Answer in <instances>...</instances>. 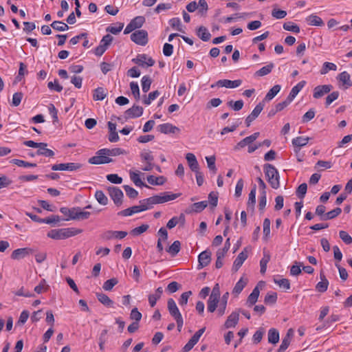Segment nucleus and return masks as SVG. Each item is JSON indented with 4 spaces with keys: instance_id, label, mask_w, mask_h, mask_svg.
Returning <instances> with one entry per match:
<instances>
[{
    "instance_id": "f257e3e1",
    "label": "nucleus",
    "mask_w": 352,
    "mask_h": 352,
    "mask_svg": "<svg viewBox=\"0 0 352 352\" xmlns=\"http://www.w3.org/2000/svg\"><path fill=\"white\" fill-rule=\"evenodd\" d=\"M81 232L82 230L74 228H60L50 230L47 233V236L53 239L60 240L76 236Z\"/></svg>"
},
{
    "instance_id": "f03ea898",
    "label": "nucleus",
    "mask_w": 352,
    "mask_h": 352,
    "mask_svg": "<svg viewBox=\"0 0 352 352\" xmlns=\"http://www.w3.org/2000/svg\"><path fill=\"white\" fill-rule=\"evenodd\" d=\"M264 170L271 187L274 189L278 188L280 186V177L277 169L273 165L267 164L264 166Z\"/></svg>"
},
{
    "instance_id": "7ed1b4c3",
    "label": "nucleus",
    "mask_w": 352,
    "mask_h": 352,
    "mask_svg": "<svg viewBox=\"0 0 352 352\" xmlns=\"http://www.w3.org/2000/svg\"><path fill=\"white\" fill-rule=\"evenodd\" d=\"M131 39L135 43L144 46L148 43V33L144 30H136L131 34Z\"/></svg>"
},
{
    "instance_id": "20e7f679",
    "label": "nucleus",
    "mask_w": 352,
    "mask_h": 352,
    "mask_svg": "<svg viewBox=\"0 0 352 352\" xmlns=\"http://www.w3.org/2000/svg\"><path fill=\"white\" fill-rule=\"evenodd\" d=\"M100 151H102V149H100L96 152V155L89 159L88 162L89 164L98 165L108 164L113 162L112 158L109 157L106 154H102Z\"/></svg>"
},
{
    "instance_id": "39448f33",
    "label": "nucleus",
    "mask_w": 352,
    "mask_h": 352,
    "mask_svg": "<svg viewBox=\"0 0 352 352\" xmlns=\"http://www.w3.org/2000/svg\"><path fill=\"white\" fill-rule=\"evenodd\" d=\"M108 192L110 197L113 199L114 204L119 206L122 204L124 197L122 191L118 187L111 186L108 188Z\"/></svg>"
},
{
    "instance_id": "423d86ee",
    "label": "nucleus",
    "mask_w": 352,
    "mask_h": 352,
    "mask_svg": "<svg viewBox=\"0 0 352 352\" xmlns=\"http://www.w3.org/2000/svg\"><path fill=\"white\" fill-rule=\"evenodd\" d=\"M242 83V80L240 79L235 80H230L227 79L223 80H219L217 81L214 84L211 85V88H214L215 87H226V88H236L239 87Z\"/></svg>"
},
{
    "instance_id": "0eeeda50",
    "label": "nucleus",
    "mask_w": 352,
    "mask_h": 352,
    "mask_svg": "<svg viewBox=\"0 0 352 352\" xmlns=\"http://www.w3.org/2000/svg\"><path fill=\"white\" fill-rule=\"evenodd\" d=\"M180 193H172L170 192H164L160 195H154L156 204H163L169 201L174 200L180 196Z\"/></svg>"
},
{
    "instance_id": "6e6552de",
    "label": "nucleus",
    "mask_w": 352,
    "mask_h": 352,
    "mask_svg": "<svg viewBox=\"0 0 352 352\" xmlns=\"http://www.w3.org/2000/svg\"><path fill=\"white\" fill-rule=\"evenodd\" d=\"M82 167V164L80 163H64L54 164L52 166L53 170H69L74 171L80 169Z\"/></svg>"
},
{
    "instance_id": "1a4fd4ad",
    "label": "nucleus",
    "mask_w": 352,
    "mask_h": 352,
    "mask_svg": "<svg viewBox=\"0 0 352 352\" xmlns=\"http://www.w3.org/2000/svg\"><path fill=\"white\" fill-rule=\"evenodd\" d=\"M132 61L139 66L151 67L155 64V60L151 57H148L145 54H138Z\"/></svg>"
},
{
    "instance_id": "9d476101",
    "label": "nucleus",
    "mask_w": 352,
    "mask_h": 352,
    "mask_svg": "<svg viewBox=\"0 0 352 352\" xmlns=\"http://www.w3.org/2000/svg\"><path fill=\"white\" fill-rule=\"evenodd\" d=\"M333 89L331 85H318L314 89L313 97L318 99L329 94Z\"/></svg>"
},
{
    "instance_id": "9b49d317",
    "label": "nucleus",
    "mask_w": 352,
    "mask_h": 352,
    "mask_svg": "<svg viewBox=\"0 0 352 352\" xmlns=\"http://www.w3.org/2000/svg\"><path fill=\"white\" fill-rule=\"evenodd\" d=\"M337 80L339 82V87L347 89L352 86L351 76L347 72H342L337 76Z\"/></svg>"
},
{
    "instance_id": "f8f14e48",
    "label": "nucleus",
    "mask_w": 352,
    "mask_h": 352,
    "mask_svg": "<svg viewBox=\"0 0 352 352\" xmlns=\"http://www.w3.org/2000/svg\"><path fill=\"white\" fill-rule=\"evenodd\" d=\"M248 256V252L247 248H245L239 254L237 257L234 261L232 270L233 272H236L243 265V262Z\"/></svg>"
},
{
    "instance_id": "ddd939ff",
    "label": "nucleus",
    "mask_w": 352,
    "mask_h": 352,
    "mask_svg": "<svg viewBox=\"0 0 352 352\" xmlns=\"http://www.w3.org/2000/svg\"><path fill=\"white\" fill-rule=\"evenodd\" d=\"M33 253V250L30 248H19L14 250L11 254V258L21 260Z\"/></svg>"
},
{
    "instance_id": "4468645a",
    "label": "nucleus",
    "mask_w": 352,
    "mask_h": 352,
    "mask_svg": "<svg viewBox=\"0 0 352 352\" xmlns=\"http://www.w3.org/2000/svg\"><path fill=\"white\" fill-rule=\"evenodd\" d=\"M145 210H146V207H144V206L140 204L139 206H134L125 210H121L118 213V214L120 216L128 217Z\"/></svg>"
},
{
    "instance_id": "2eb2a0df",
    "label": "nucleus",
    "mask_w": 352,
    "mask_h": 352,
    "mask_svg": "<svg viewBox=\"0 0 352 352\" xmlns=\"http://www.w3.org/2000/svg\"><path fill=\"white\" fill-rule=\"evenodd\" d=\"M143 113V108L140 106L133 105L131 108L124 112L126 119L140 117Z\"/></svg>"
},
{
    "instance_id": "dca6fc26",
    "label": "nucleus",
    "mask_w": 352,
    "mask_h": 352,
    "mask_svg": "<svg viewBox=\"0 0 352 352\" xmlns=\"http://www.w3.org/2000/svg\"><path fill=\"white\" fill-rule=\"evenodd\" d=\"M168 311L170 316L175 319L182 318V316L173 298H169L167 302Z\"/></svg>"
},
{
    "instance_id": "f3484780",
    "label": "nucleus",
    "mask_w": 352,
    "mask_h": 352,
    "mask_svg": "<svg viewBox=\"0 0 352 352\" xmlns=\"http://www.w3.org/2000/svg\"><path fill=\"white\" fill-rule=\"evenodd\" d=\"M294 336V330L288 329L285 336L283 338L281 344L277 352H284L289 346L292 337Z\"/></svg>"
},
{
    "instance_id": "a211bd4d",
    "label": "nucleus",
    "mask_w": 352,
    "mask_h": 352,
    "mask_svg": "<svg viewBox=\"0 0 352 352\" xmlns=\"http://www.w3.org/2000/svg\"><path fill=\"white\" fill-rule=\"evenodd\" d=\"M211 261V253L207 250H205L199 254L198 256V268L201 269L207 266Z\"/></svg>"
},
{
    "instance_id": "6ab92c4d",
    "label": "nucleus",
    "mask_w": 352,
    "mask_h": 352,
    "mask_svg": "<svg viewBox=\"0 0 352 352\" xmlns=\"http://www.w3.org/2000/svg\"><path fill=\"white\" fill-rule=\"evenodd\" d=\"M158 131L162 133L168 134V133H176L180 131V129L170 123H164L160 124L157 126Z\"/></svg>"
},
{
    "instance_id": "aec40b11",
    "label": "nucleus",
    "mask_w": 352,
    "mask_h": 352,
    "mask_svg": "<svg viewBox=\"0 0 352 352\" xmlns=\"http://www.w3.org/2000/svg\"><path fill=\"white\" fill-rule=\"evenodd\" d=\"M127 235V232L125 231H113L108 230L103 233L102 237L105 240H110L113 238L123 239Z\"/></svg>"
},
{
    "instance_id": "412c9836",
    "label": "nucleus",
    "mask_w": 352,
    "mask_h": 352,
    "mask_svg": "<svg viewBox=\"0 0 352 352\" xmlns=\"http://www.w3.org/2000/svg\"><path fill=\"white\" fill-rule=\"evenodd\" d=\"M239 320V312L233 311L227 318L224 326L226 329L234 327Z\"/></svg>"
},
{
    "instance_id": "4be33fe9",
    "label": "nucleus",
    "mask_w": 352,
    "mask_h": 352,
    "mask_svg": "<svg viewBox=\"0 0 352 352\" xmlns=\"http://www.w3.org/2000/svg\"><path fill=\"white\" fill-rule=\"evenodd\" d=\"M186 159L192 171L197 172L198 170H199V164L197 160L195 155L193 153H187L186 155Z\"/></svg>"
},
{
    "instance_id": "5701e85b",
    "label": "nucleus",
    "mask_w": 352,
    "mask_h": 352,
    "mask_svg": "<svg viewBox=\"0 0 352 352\" xmlns=\"http://www.w3.org/2000/svg\"><path fill=\"white\" fill-rule=\"evenodd\" d=\"M207 201H203L192 204L189 208L186 210V213H190L192 212H200L207 207Z\"/></svg>"
},
{
    "instance_id": "b1692460",
    "label": "nucleus",
    "mask_w": 352,
    "mask_h": 352,
    "mask_svg": "<svg viewBox=\"0 0 352 352\" xmlns=\"http://www.w3.org/2000/svg\"><path fill=\"white\" fill-rule=\"evenodd\" d=\"M305 85V81L302 80L300 82H298L296 86H294L289 96H287V99L292 102L293 100L295 98V97L298 95V94L300 91V90L303 88V87Z\"/></svg>"
},
{
    "instance_id": "393cba45",
    "label": "nucleus",
    "mask_w": 352,
    "mask_h": 352,
    "mask_svg": "<svg viewBox=\"0 0 352 352\" xmlns=\"http://www.w3.org/2000/svg\"><path fill=\"white\" fill-rule=\"evenodd\" d=\"M102 151H100L102 154H106L109 157L110 156H117L120 155H124L126 154L127 152L124 151V149H122L120 148H102Z\"/></svg>"
},
{
    "instance_id": "a878e982",
    "label": "nucleus",
    "mask_w": 352,
    "mask_h": 352,
    "mask_svg": "<svg viewBox=\"0 0 352 352\" xmlns=\"http://www.w3.org/2000/svg\"><path fill=\"white\" fill-rule=\"evenodd\" d=\"M162 293L163 289L160 287L155 290L154 294L148 296V302L151 307H153L156 305L157 300L161 298Z\"/></svg>"
},
{
    "instance_id": "bb28decb",
    "label": "nucleus",
    "mask_w": 352,
    "mask_h": 352,
    "mask_svg": "<svg viewBox=\"0 0 352 352\" xmlns=\"http://www.w3.org/2000/svg\"><path fill=\"white\" fill-rule=\"evenodd\" d=\"M260 291L258 289V286L255 287L252 290V293L249 295L246 304L248 307H251L254 305L258 300L259 296Z\"/></svg>"
},
{
    "instance_id": "cd10ccee",
    "label": "nucleus",
    "mask_w": 352,
    "mask_h": 352,
    "mask_svg": "<svg viewBox=\"0 0 352 352\" xmlns=\"http://www.w3.org/2000/svg\"><path fill=\"white\" fill-rule=\"evenodd\" d=\"M274 67V64L272 63H270L268 65H267L266 66H264L262 68H261L260 69H258V71H256L254 73V76L261 77V76H266V75L269 74L270 73H271V72L272 71Z\"/></svg>"
},
{
    "instance_id": "c85d7f7f",
    "label": "nucleus",
    "mask_w": 352,
    "mask_h": 352,
    "mask_svg": "<svg viewBox=\"0 0 352 352\" xmlns=\"http://www.w3.org/2000/svg\"><path fill=\"white\" fill-rule=\"evenodd\" d=\"M129 175H130V179L133 181V182L135 184V185L136 186H138V187L145 186L146 188H149L148 186L145 184L141 180V179L140 177V172L139 171H137V172L130 171Z\"/></svg>"
},
{
    "instance_id": "c756f323",
    "label": "nucleus",
    "mask_w": 352,
    "mask_h": 352,
    "mask_svg": "<svg viewBox=\"0 0 352 352\" xmlns=\"http://www.w3.org/2000/svg\"><path fill=\"white\" fill-rule=\"evenodd\" d=\"M219 299V298L209 296L207 302V309L209 312L213 313L217 309Z\"/></svg>"
},
{
    "instance_id": "7c9ffc66",
    "label": "nucleus",
    "mask_w": 352,
    "mask_h": 352,
    "mask_svg": "<svg viewBox=\"0 0 352 352\" xmlns=\"http://www.w3.org/2000/svg\"><path fill=\"white\" fill-rule=\"evenodd\" d=\"M256 186L254 185L249 193L248 201L247 203L248 209L251 210H254V206L256 203Z\"/></svg>"
},
{
    "instance_id": "2f4dec72",
    "label": "nucleus",
    "mask_w": 352,
    "mask_h": 352,
    "mask_svg": "<svg viewBox=\"0 0 352 352\" xmlns=\"http://www.w3.org/2000/svg\"><path fill=\"white\" fill-rule=\"evenodd\" d=\"M270 260V254L268 251H263V256L260 261L261 273L265 274L267 270V265Z\"/></svg>"
},
{
    "instance_id": "473e14b6",
    "label": "nucleus",
    "mask_w": 352,
    "mask_h": 352,
    "mask_svg": "<svg viewBox=\"0 0 352 352\" xmlns=\"http://www.w3.org/2000/svg\"><path fill=\"white\" fill-rule=\"evenodd\" d=\"M107 95V91L103 87H98L94 91L93 98L94 100H102Z\"/></svg>"
},
{
    "instance_id": "72a5a7b5",
    "label": "nucleus",
    "mask_w": 352,
    "mask_h": 352,
    "mask_svg": "<svg viewBox=\"0 0 352 352\" xmlns=\"http://www.w3.org/2000/svg\"><path fill=\"white\" fill-rule=\"evenodd\" d=\"M97 298L100 302L103 304L104 306L111 307L113 305V302L109 297L103 293H98L96 294Z\"/></svg>"
},
{
    "instance_id": "f704fd0d",
    "label": "nucleus",
    "mask_w": 352,
    "mask_h": 352,
    "mask_svg": "<svg viewBox=\"0 0 352 352\" xmlns=\"http://www.w3.org/2000/svg\"><path fill=\"white\" fill-rule=\"evenodd\" d=\"M182 222V223H184L185 222V217L183 214H181L179 215V217H173L172 219H170L167 224H166V227L168 228V229H172L174 227L176 226V225L177 223H179V222Z\"/></svg>"
},
{
    "instance_id": "c9c22d12",
    "label": "nucleus",
    "mask_w": 352,
    "mask_h": 352,
    "mask_svg": "<svg viewBox=\"0 0 352 352\" xmlns=\"http://www.w3.org/2000/svg\"><path fill=\"white\" fill-rule=\"evenodd\" d=\"M306 21L310 25L322 26L324 25L322 19L314 14H311L307 16Z\"/></svg>"
},
{
    "instance_id": "e433bc0d",
    "label": "nucleus",
    "mask_w": 352,
    "mask_h": 352,
    "mask_svg": "<svg viewBox=\"0 0 352 352\" xmlns=\"http://www.w3.org/2000/svg\"><path fill=\"white\" fill-rule=\"evenodd\" d=\"M181 249V243L179 241H175L170 246L166 249L168 252L173 257L175 256Z\"/></svg>"
},
{
    "instance_id": "4c0bfd02",
    "label": "nucleus",
    "mask_w": 352,
    "mask_h": 352,
    "mask_svg": "<svg viewBox=\"0 0 352 352\" xmlns=\"http://www.w3.org/2000/svg\"><path fill=\"white\" fill-rule=\"evenodd\" d=\"M247 279H244L243 277L241 278L240 280L236 283L235 286L234 287L232 294L235 295L239 294L247 285Z\"/></svg>"
},
{
    "instance_id": "58836bf2",
    "label": "nucleus",
    "mask_w": 352,
    "mask_h": 352,
    "mask_svg": "<svg viewBox=\"0 0 352 352\" xmlns=\"http://www.w3.org/2000/svg\"><path fill=\"white\" fill-rule=\"evenodd\" d=\"M197 36L204 41H208L210 39L211 34L206 28L201 26L197 30Z\"/></svg>"
},
{
    "instance_id": "ea45409f",
    "label": "nucleus",
    "mask_w": 352,
    "mask_h": 352,
    "mask_svg": "<svg viewBox=\"0 0 352 352\" xmlns=\"http://www.w3.org/2000/svg\"><path fill=\"white\" fill-rule=\"evenodd\" d=\"M280 88L281 87L279 85H276L274 87H272L265 95L264 100L270 101L272 100L275 97V96L280 91Z\"/></svg>"
},
{
    "instance_id": "a19ab883",
    "label": "nucleus",
    "mask_w": 352,
    "mask_h": 352,
    "mask_svg": "<svg viewBox=\"0 0 352 352\" xmlns=\"http://www.w3.org/2000/svg\"><path fill=\"white\" fill-rule=\"evenodd\" d=\"M279 341V333L275 329H270L268 331V342L272 344H276Z\"/></svg>"
},
{
    "instance_id": "79ce46f5",
    "label": "nucleus",
    "mask_w": 352,
    "mask_h": 352,
    "mask_svg": "<svg viewBox=\"0 0 352 352\" xmlns=\"http://www.w3.org/2000/svg\"><path fill=\"white\" fill-rule=\"evenodd\" d=\"M50 25L54 30L60 32L65 31L69 29V26L67 23L59 21L52 22Z\"/></svg>"
},
{
    "instance_id": "37998d69",
    "label": "nucleus",
    "mask_w": 352,
    "mask_h": 352,
    "mask_svg": "<svg viewBox=\"0 0 352 352\" xmlns=\"http://www.w3.org/2000/svg\"><path fill=\"white\" fill-rule=\"evenodd\" d=\"M337 66L336 64L329 62H324L322 65V69H320V74L324 75L330 70L336 71Z\"/></svg>"
},
{
    "instance_id": "c03bdc74",
    "label": "nucleus",
    "mask_w": 352,
    "mask_h": 352,
    "mask_svg": "<svg viewBox=\"0 0 352 352\" xmlns=\"http://www.w3.org/2000/svg\"><path fill=\"white\" fill-rule=\"evenodd\" d=\"M206 160L208 168H209V170L213 174H216V173L217 171V168L215 165V160H216L215 156L212 155V156H209V157H206Z\"/></svg>"
},
{
    "instance_id": "a18cd8bd",
    "label": "nucleus",
    "mask_w": 352,
    "mask_h": 352,
    "mask_svg": "<svg viewBox=\"0 0 352 352\" xmlns=\"http://www.w3.org/2000/svg\"><path fill=\"white\" fill-rule=\"evenodd\" d=\"M342 212V210L340 208H336L327 213H326L323 217H321L322 220H327L332 219L336 217H338Z\"/></svg>"
},
{
    "instance_id": "49530a36",
    "label": "nucleus",
    "mask_w": 352,
    "mask_h": 352,
    "mask_svg": "<svg viewBox=\"0 0 352 352\" xmlns=\"http://www.w3.org/2000/svg\"><path fill=\"white\" fill-rule=\"evenodd\" d=\"M60 212L62 214H63L64 215L68 217L67 220L74 219V216H75V214H76V208H66V207H63V208H61L60 209Z\"/></svg>"
},
{
    "instance_id": "de8ad7c7",
    "label": "nucleus",
    "mask_w": 352,
    "mask_h": 352,
    "mask_svg": "<svg viewBox=\"0 0 352 352\" xmlns=\"http://www.w3.org/2000/svg\"><path fill=\"white\" fill-rule=\"evenodd\" d=\"M159 96L160 92L157 90L152 91L148 94V96H144L143 103L144 104L148 105L151 103L153 100H155Z\"/></svg>"
},
{
    "instance_id": "09e8293b",
    "label": "nucleus",
    "mask_w": 352,
    "mask_h": 352,
    "mask_svg": "<svg viewBox=\"0 0 352 352\" xmlns=\"http://www.w3.org/2000/svg\"><path fill=\"white\" fill-rule=\"evenodd\" d=\"M47 146H39V149L36 151L38 155H43L45 157H52L54 156V152L49 148H46Z\"/></svg>"
},
{
    "instance_id": "8fccbe9b",
    "label": "nucleus",
    "mask_w": 352,
    "mask_h": 352,
    "mask_svg": "<svg viewBox=\"0 0 352 352\" xmlns=\"http://www.w3.org/2000/svg\"><path fill=\"white\" fill-rule=\"evenodd\" d=\"M11 162L19 167L34 168L36 166V164L28 162L18 159H13Z\"/></svg>"
},
{
    "instance_id": "3c124183",
    "label": "nucleus",
    "mask_w": 352,
    "mask_h": 352,
    "mask_svg": "<svg viewBox=\"0 0 352 352\" xmlns=\"http://www.w3.org/2000/svg\"><path fill=\"white\" fill-rule=\"evenodd\" d=\"M95 197L101 205L105 206L108 203V198L102 190H97L95 193Z\"/></svg>"
},
{
    "instance_id": "603ef678",
    "label": "nucleus",
    "mask_w": 352,
    "mask_h": 352,
    "mask_svg": "<svg viewBox=\"0 0 352 352\" xmlns=\"http://www.w3.org/2000/svg\"><path fill=\"white\" fill-rule=\"evenodd\" d=\"M283 28H284V30H285L287 31H291L294 33L300 32L299 26L292 21H288V22L285 23L283 24Z\"/></svg>"
},
{
    "instance_id": "864d4df0",
    "label": "nucleus",
    "mask_w": 352,
    "mask_h": 352,
    "mask_svg": "<svg viewBox=\"0 0 352 352\" xmlns=\"http://www.w3.org/2000/svg\"><path fill=\"white\" fill-rule=\"evenodd\" d=\"M309 138L297 137L292 140V144L295 146L301 147L307 145L309 142Z\"/></svg>"
},
{
    "instance_id": "5fc2aeb1",
    "label": "nucleus",
    "mask_w": 352,
    "mask_h": 352,
    "mask_svg": "<svg viewBox=\"0 0 352 352\" xmlns=\"http://www.w3.org/2000/svg\"><path fill=\"white\" fill-rule=\"evenodd\" d=\"M152 83L151 79L148 76H144L142 78V89L144 93L148 91Z\"/></svg>"
},
{
    "instance_id": "6e6d98bb",
    "label": "nucleus",
    "mask_w": 352,
    "mask_h": 352,
    "mask_svg": "<svg viewBox=\"0 0 352 352\" xmlns=\"http://www.w3.org/2000/svg\"><path fill=\"white\" fill-rule=\"evenodd\" d=\"M147 182L151 185H162L164 182V178L163 177H155L153 175H149L147 177Z\"/></svg>"
},
{
    "instance_id": "4d7b16f0",
    "label": "nucleus",
    "mask_w": 352,
    "mask_h": 352,
    "mask_svg": "<svg viewBox=\"0 0 352 352\" xmlns=\"http://www.w3.org/2000/svg\"><path fill=\"white\" fill-rule=\"evenodd\" d=\"M277 300V294L274 292H268L264 299L265 304L273 305Z\"/></svg>"
},
{
    "instance_id": "13d9d810",
    "label": "nucleus",
    "mask_w": 352,
    "mask_h": 352,
    "mask_svg": "<svg viewBox=\"0 0 352 352\" xmlns=\"http://www.w3.org/2000/svg\"><path fill=\"white\" fill-rule=\"evenodd\" d=\"M118 283V280L117 278H112L111 279H109L107 280H106L103 285H102V288L105 290V291H110L113 289V287L117 285Z\"/></svg>"
},
{
    "instance_id": "bf43d9fd",
    "label": "nucleus",
    "mask_w": 352,
    "mask_h": 352,
    "mask_svg": "<svg viewBox=\"0 0 352 352\" xmlns=\"http://www.w3.org/2000/svg\"><path fill=\"white\" fill-rule=\"evenodd\" d=\"M76 214L74 216V219H87L91 214L89 212L82 211L81 209L78 207L76 208Z\"/></svg>"
},
{
    "instance_id": "052dcab7",
    "label": "nucleus",
    "mask_w": 352,
    "mask_h": 352,
    "mask_svg": "<svg viewBox=\"0 0 352 352\" xmlns=\"http://www.w3.org/2000/svg\"><path fill=\"white\" fill-rule=\"evenodd\" d=\"M144 22V17L142 16H138L132 19L130 23L133 26V28L137 29L141 28Z\"/></svg>"
},
{
    "instance_id": "680f3d73",
    "label": "nucleus",
    "mask_w": 352,
    "mask_h": 352,
    "mask_svg": "<svg viewBox=\"0 0 352 352\" xmlns=\"http://www.w3.org/2000/svg\"><path fill=\"white\" fill-rule=\"evenodd\" d=\"M125 192H126V195L129 197V198H131V199H135L138 197V192L134 189L133 188L128 186V185H124L123 186Z\"/></svg>"
},
{
    "instance_id": "e2e57ef3",
    "label": "nucleus",
    "mask_w": 352,
    "mask_h": 352,
    "mask_svg": "<svg viewBox=\"0 0 352 352\" xmlns=\"http://www.w3.org/2000/svg\"><path fill=\"white\" fill-rule=\"evenodd\" d=\"M140 204L146 207V210L151 209L153 205L156 204L154 196L141 200Z\"/></svg>"
},
{
    "instance_id": "0e129e2a",
    "label": "nucleus",
    "mask_w": 352,
    "mask_h": 352,
    "mask_svg": "<svg viewBox=\"0 0 352 352\" xmlns=\"http://www.w3.org/2000/svg\"><path fill=\"white\" fill-rule=\"evenodd\" d=\"M274 283L279 287H283L285 289H290L289 280L287 278L276 279L274 280Z\"/></svg>"
},
{
    "instance_id": "69168bd1",
    "label": "nucleus",
    "mask_w": 352,
    "mask_h": 352,
    "mask_svg": "<svg viewBox=\"0 0 352 352\" xmlns=\"http://www.w3.org/2000/svg\"><path fill=\"white\" fill-rule=\"evenodd\" d=\"M192 295L191 291H188L182 294L179 299V304L180 306L184 307L187 305L189 297Z\"/></svg>"
},
{
    "instance_id": "338daca9",
    "label": "nucleus",
    "mask_w": 352,
    "mask_h": 352,
    "mask_svg": "<svg viewBox=\"0 0 352 352\" xmlns=\"http://www.w3.org/2000/svg\"><path fill=\"white\" fill-rule=\"evenodd\" d=\"M339 92L338 91H333L329 94L326 98L325 104L327 107L329 106L333 101L337 100L339 97Z\"/></svg>"
},
{
    "instance_id": "774afa93",
    "label": "nucleus",
    "mask_w": 352,
    "mask_h": 352,
    "mask_svg": "<svg viewBox=\"0 0 352 352\" xmlns=\"http://www.w3.org/2000/svg\"><path fill=\"white\" fill-rule=\"evenodd\" d=\"M23 97V94L22 92H16L13 94L12 100V105L14 107H17L20 104Z\"/></svg>"
}]
</instances>
